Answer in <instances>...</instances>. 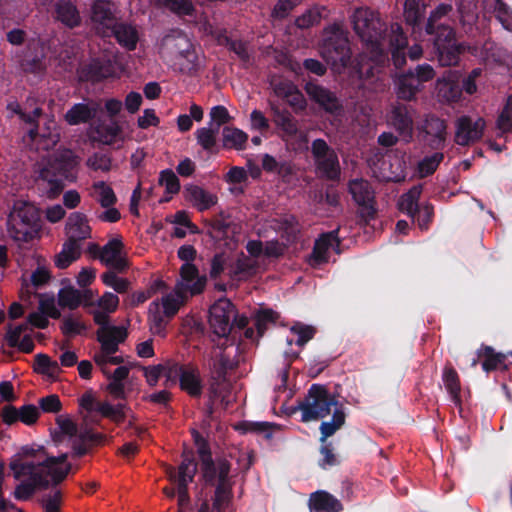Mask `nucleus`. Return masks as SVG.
<instances>
[{
  "label": "nucleus",
  "instance_id": "nucleus-1",
  "mask_svg": "<svg viewBox=\"0 0 512 512\" xmlns=\"http://www.w3.org/2000/svg\"><path fill=\"white\" fill-rule=\"evenodd\" d=\"M352 24L377 66L383 67L391 61L400 70L406 65L408 37L399 23H392L388 31L386 23L374 12L357 9L352 16Z\"/></svg>",
  "mask_w": 512,
  "mask_h": 512
},
{
  "label": "nucleus",
  "instance_id": "nucleus-2",
  "mask_svg": "<svg viewBox=\"0 0 512 512\" xmlns=\"http://www.w3.org/2000/svg\"><path fill=\"white\" fill-rule=\"evenodd\" d=\"M41 214L38 207L25 200H16L7 219L10 237L20 243H29L39 237Z\"/></svg>",
  "mask_w": 512,
  "mask_h": 512
},
{
  "label": "nucleus",
  "instance_id": "nucleus-3",
  "mask_svg": "<svg viewBox=\"0 0 512 512\" xmlns=\"http://www.w3.org/2000/svg\"><path fill=\"white\" fill-rule=\"evenodd\" d=\"M229 460H220L216 466L210 461L204 462L201 479L207 487H215L212 507L216 512H226L233 499L234 480Z\"/></svg>",
  "mask_w": 512,
  "mask_h": 512
},
{
  "label": "nucleus",
  "instance_id": "nucleus-4",
  "mask_svg": "<svg viewBox=\"0 0 512 512\" xmlns=\"http://www.w3.org/2000/svg\"><path fill=\"white\" fill-rule=\"evenodd\" d=\"M339 405L338 400L332 395L324 385L312 384L307 395L303 400L298 401V405L292 412L300 410L302 412L301 421L309 422L323 419L331 412L332 406Z\"/></svg>",
  "mask_w": 512,
  "mask_h": 512
},
{
  "label": "nucleus",
  "instance_id": "nucleus-5",
  "mask_svg": "<svg viewBox=\"0 0 512 512\" xmlns=\"http://www.w3.org/2000/svg\"><path fill=\"white\" fill-rule=\"evenodd\" d=\"M436 73L428 63L417 64L399 73L395 80L398 99L412 101L423 88V84L434 79Z\"/></svg>",
  "mask_w": 512,
  "mask_h": 512
},
{
  "label": "nucleus",
  "instance_id": "nucleus-6",
  "mask_svg": "<svg viewBox=\"0 0 512 512\" xmlns=\"http://www.w3.org/2000/svg\"><path fill=\"white\" fill-rule=\"evenodd\" d=\"M321 55L333 67H346L349 64L351 58L349 40L340 27L333 26L325 30Z\"/></svg>",
  "mask_w": 512,
  "mask_h": 512
},
{
  "label": "nucleus",
  "instance_id": "nucleus-7",
  "mask_svg": "<svg viewBox=\"0 0 512 512\" xmlns=\"http://www.w3.org/2000/svg\"><path fill=\"white\" fill-rule=\"evenodd\" d=\"M198 464L191 454H183L178 468L168 466L166 474L169 480L177 485L178 505L181 510L190 503L188 485L194 481Z\"/></svg>",
  "mask_w": 512,
  "mask_h": 512
},
{
  "label": "nucleus",
  "instance_id": "nucleus-8",
  "mask_svg": "<svg viewBox=\"0 0 512 512\" xmlns=\"http://www.w3.org/2000/svg\"><path fill=\"white\" fill-rule=\"evenodd\" d=\"M433 47L439 64L443 67L455 66L464 52V46L456 39L453 28H440L434 35Z\"/></svg>",
  "mask_w": 512,
  "mask_h": 512
},
{
  "label": "nucleus",
  "instance_id": "nucleus-9",
  "mask_svg": "<svg viewBox=\"0 0 512 512\" xmlns=\"http://www.w3.org/2000/svg\"><path fill=\"white\" fill-rule=\"evenodd\" d=\"M305 80L303 90L320 109L330 115H339L342 112L343 105L335 92L319 84L314 78Z\"/></svg>",
  "mask_w": 512,
  "mask_h": 512
},
{
  "label": "nucleus",
  "instance_id": "nucleus-10",
  "mask_svg": "<svg viewBox=\"0 0 512 512\" xmlns=\"http://www.w3.org/2000/svg\"><path fill=\"white\" fill-rule=\"evenodd\" d=\"M415 115L416 110L404 103H396L388 113V125L398 133L404 143L413 140Z\"/></svg>",
  "mask_w": 512,
  "mask_h": 512
},
{
  "label": "nucleus",
  "instance_id": "nucleus-11",
  "mask_svg": "<svg viewBox=\"0 0 512 512\" xmlns=\"http://www.w3.org/2000/svg\"><path fill=\"white\" fill-rule=\"evenodd\" d=\"M236 313L234 304L229 299H220L209 310V324L213 334L226 338L231 332V318Z\"/></svg>",
  "mask_w": 512,
  "mask_h": 512
},
{
  "label": "nucleus",
  "instance_id": "nucleus-12",
  "mask_svg": "<svg viewBox=\"0 0 512 512\" xmlns=\"http://www.w3.org/2000/svg\"><path fill=\"white\" fill-rule=\"evenodd\" d=\"M348 191L355 203L361 207V216L373 219L376 215L375 195L371 184L365 179H352L348 184Z\"/></svg>",
  "mask_w": 512,
  "mask_h": 512
},
{
  "label": "nucleus",
  "instance_id": "nucleus-13",
  "mask_svg": "<svg viewBox=\"0 0 512 512\" xmlns=\"http://www.w3.org/2000/svg\"><path fill=\"white\" fill-rule=\"evenodd\" d=\"M181 281L176 284V295L184 299L187 293L191 296L202 293L206 286L207 278L200 276L197 267L192 263H184L180 268Z\"/></svg>",
  "mask_w": 512,
  "mask_h": 512
},
{
  "label": "nucleus",
  "instance_id": "nucleus-14",
  "mask_svg": "<svg viewBox=\"0 0 512 512\" xmlns=\"http://www.w3.org/2000/svg\"><path fill=\"white\" fill-rule=\"evenodd\" d=\"M446 123L435 115L428 116L424 123L418 128L422 140L432 150H441L446 142Z\"/></svg>",
  "mask_w": 512,
  "mask_h": 512
},
{
  "label": "nucleus",
  "instance_id": "nucleus-15",
  "mask_svg": "<svg viewBox=\"0 0 512 512\" xmlns=\"http://www.w3.org/2000/svg\"><path fill=\"white\" fill-rule=\"evenodd\" d=\"M484 128L483 118L474 121L469 116H461L456 121L455 142L461 146L474 143L482 138Z\"/></svg>",
  "mask_w": 512,
  "mask_h": 512
},
{
  "label": "nucleus",
  "instance_id": "nucleus-16",
  "mask_svg": "<svg viewBox=\"0 0 512 512\" xmlns=\"http://www.w3.org/2000/svg\"><path fill=\"white\" fill-rule=\"evenodd\" d=\"M339 228L322 233L319 238L315 240L312 253L310 255V264L312 266H319L321 264L327 263L329 260L328 251L330 248H333L334 245L335 250L338 252V248L340 246L339 239Z\"/></svg>",
  "mask_w": 512,
  "mask_h": 512
},
{
  "label": "nucleus",
  "instance_id": "nucleus-17",
  "mask_svg": "<svg viewBox=\"0 0 512 512\" xmlns=\"http://www.w3.org/2000/svg\"><path fill=\"white\" fill-rule=\"evenodd\" d=\"M38 187L43 190L48 199H56L64 190V178L53 167L52 163L40 169L37 177Z\"/></svg>",
  "mask_w": 512,
  "mask_h": 512
},
{
  "label": "nucleus",
  "instance_id": "nucleus-18",
  "mask_svg": "<svg viewBox=\"0 0 512 512\" xmlns=\"http://www.w3.org/2000/svg\"><path fill=\"white\" fill-rule=\"evenodd\" d=\"M97 341L101 344V352L114 355L119 350L127 336V329L123 326L100 327L97 330Z\"/></svg>",
  "mask_w": 512,
  "mask_h": 512
},
{
  "label": "nucleus",
  "instance_id": "nucleus-19",
  "mask_svg": "<svg viewBox=\"0 0 512 512\" xmlns=\"http://www.w3.org/2000/svg\"><path fill=\"white\" fill-rule=\"evenodd\" d=\"M179 387L192 398H200L203 393V380L197 365L186 363L179 380Z\"/></svg>",
  "mask_w": 512,
  "mask_h": 512
},
{
  "label": "nucleus",
  "instance_id": "nucleus-20",
  "mask_svg": "<svg viewBox=\"0 0 512 512\" xmlns=\"http://www.w3.org/2000/svg\"><path fill=\"white\" fill-rule=\"evenodd\" d=\"M66 229L68 239L74 240L75 243L81 244L82 241L91 238V227L84 213H71L67 219Z\"/></svg>",
  "mask_w": 512,
  "mask_h": 512
},
{
  "label": "nucleus",
  "instance_id": "nucleus-21",
  "mask_svg": "<svg viewBox=\"0 0 512 512\" xmlns=\"http://www.w3.org/2000/svg\"><path fill=\"white\" fill-rule=\"evenodd\" d=\"M82 74L86 80L97 83L116 77V70L111 60L93 59L83 68Z\"/></svg>",
  "mask_w": 512,
  "mask_h": 512
},
{
  "label": "nucleus",
  "instance_id": "nucleus-22",
  "mask_svg": "<svg viewBox=\"0 0 512 512\" xmlns=\"http://www.w3.org/2000/svg\"><path fill=\"white\" fill-rule=\"evenodd\" d=\"M101 107L98 102L91 104L76 103L64 115L65 121L69 125H79L93 120Z\"/></svg>",
  "mask_w": 512,
  "mask_h": 512
},
{
  "label": "nucleus",
  "instance_id": "nucleus-23",
  "mask_svg": "<svg viewBox=\"0 0 512 512\" xmlns=\"http://www.w3.org/2000/svg\"><path fill=\"white\" fill-rule=\"evenodd\" d=\"M310 512H341L343 505L334 495L325 490H318L310 494Z\"/></svg>",
  "mask_w": 512,
  "mask_h": 512
},
{
  "label": "nucleus",
  "instance_id": "nucleus-24",
  "mask_svg": "<svg viewBox=\"0 0 512 512\" xmlns=\"http://www.w3.org/2000/svg\"><path fill=\"white\" fill-rule=\"evenodd\" d=\"M53 167L60 173L64 180L75 181L77 178V167L79 165V157L71 150H65L51 161Z\"/></svg>",
  "mask_w": 512,
  "mask_h": 512
},
{
  "label": "nucleus",
  "instance_id": "nucleus-25",
  "mask_svg": "<svg viewBox=\"0 0 512 512\" xmlns=\"http://www.w3.org/2000/svg\"><path fill=\"white\" fill-rule=\"evenodd\" d=\"M478 358H482V369L489 373L496 369L506 371L509 369V364L506 363L508 354L496 352L491 346L482 344L477 350Z\"/></svg>",
  "mask_w": 512,
  "mask_h": 512
},
{
  "label": "nucleus",
  "instance_id": "nucleus-26",
  "mask_svg": "<svg viewBox=\"0 0 512 512\" xmlns=\"http://www.w3.org/2000/svg\"><path fill=\"white\" fill-rule=\"evenodd\" d=\"M55 19L73 29L81 24V16L76 5L70 0H58L54 6Z\"/></svg>",
  "mask_w": 512,
  "mask_h": 512
},
{
  "label": "nucleus",
  "instance_id": "nucleus-27",
  "mask_svg": "<svg viewBox=\"0 0 512 512\" xmlns=\"http://www.w3.org/2000/svg\"><path fill=\"white\" fill-rule=\"evenodd\" d=\"M112 34L123 48L133 51L139 41V33L135 26L129 23L116 22L111 28Z\"/></svg>",
  "mask_w": 512,
  "mask_h": 512
},
{
  "label": "nucleus",
  "instance_id": "nucleus-28",
  "mask_svg": "<svg viewBox=\"0 0 512 512\" xmlns=\"http://www.w3.org/2000/svg\"><path fill=\"white\" fill-rule=\"evenodd\" d=\"M272 120L287 136L295 137L299 131L297 119L285 108L271 105Z\"/></svg>",
  "mask_w": 512,
  "mask_h": 512
},
{
  "label": "nucleus",
  "instance_id": "nucleus-29",
  "mask_svg": "<svg viewBox=\"0 0 512 512\" xmlns=\"http://www.w3.org/2000/svg\"><path fill=\"white\" fill-rule=\"evenodd\" d=\"M185 197L199 210L204 211L217 203V197L200 186L188 185L185 187Z\"/></svg>",
  "mask_w": 512,
  "mask_h": 512
},
{
  "label": "nucleus",
  "instance_id": "nucleus-30",
  "mask_svg": "<svg viewBox=\"0 0 512 512\" xmlns=\"http://www.w3.org/2000/svg\"><path fill=\"white\" fill-rule=\"evenodd\" d=\"M93 133L95 134V141L104 145H112L122 133V127L117 120L111 119L109 123L100 122L96 124Z\"/></svg>",
  "mask_w": 512,
  "mask_h": 512
},
{
  "label": "nucleus",
  "instance_id": "nucleus-31",
  "mask_svg": "<svg viewBox=\"0 0 512 512\" xmlns=\"http://www.w3.org/2000/svg\"><path fill=\"white\" fill-rule=\"evenodd\" d=\"M66 460L67 454H62L58 457H47L44 461L41 462L43 469L47 472V474L51 475L54 485L60 484L69 473V464L65 468L62 467Z\"/></svg>",
  "mask_w": 512,
  "mask_h": 512
},
{
  "label": "nucleus",
  "instance_id": "nucleus-32",
  "mask_svg": "<svg viewBox=\"0 0 512 512\" xmlns=\"http://www.w3.org/2000/svg\"><path fill=\"white\" fill-rule=\"evenodd\" d=\"M442 380L448 394L450 395L451 401L455 406L461 409V383L457 371L452 366H445L442 374Z\"/></svg>",
  "mask_w": 512,
  "mask_h": 512
},
{
  "label": "nucleus",
  "instance_id": "nucleus-33",
  "mask_svg": "<svg viewBox=\"0 0 512 512\" xmlns=\"http://www.w3.org/2000/svg\"><path fill=\"white\" fill-rule=\"evenodd\" d=\"M294 73L302 79L305 84L308 78H312L311 75L322 77L327 73V66L318 59L306 58L302 64H296L292 67Z\"/></svg>",
  "mask_w": 512,
  "mask_h": 512
},
{
  "label": "nucleus",
  "instance_id": "nucleus-34",
  "mask_svg": "<svg viewBox=\"0 0 512 512\" xmlns=\"http://www.w3.org/2000/svg\"><path fill=\"white\" fill-rule=\"evenodd\" d=\"M81 256V244L75 243L74 240L64 242L61 251L55 256V266L59 269L68 268L74 261Z\"/></svg>",
  "mask_w": 512,
  "mask_h": 512
},
{
  "label": "nucleus",
  "instance_id": "nucleus-35",
  "mask_svg": "<svg viewBox=\"0 0 512 512\" xmlns=\"http://www.w3.org/2000/svg\"><path fill=\"white\" fill-rule=\"evenodd\" d=\"M451 11L452 6L446 3H441L432 10L425 25L426 33L429 35H438L440 28H451L449 25L441 22L442 18L446 17Z\"/></svg>",
  "mask_w": 512,
  "mask_h": 512
},
{
  "label": "nucleus",
  "instance_id": "nucleus-36",
  "mask_svg": "<svg viewBox=\"0 0 512 512\" xmlns=\"http://www.w3.org/2000/svg\"><path fill=\"white\" fill-rule=\"evenodd\" d=\"M220 131L213 128L212 126H206L198 128L195 132V138L197 144L202 147V149L210 154L218 153L219 146L217 144V137Z\"/></svg>",
  "mask_w": 512,
  "mask_h": 512
},
{
  "label": "nucleus",
  "instance_id": "nucleus-37",
  "mask_svg": "<svg viewBox=\"0 0 512 512\" xmlns=\"http://www.w3.org/2000/svg\"><path fill=\"white\" fill-rule=\"evenodd\" d=\"M317 169L324 178L337 181L340 178L341 170L339 159L335 151H331L327 156L315 161Z\"/></svg>",
  "mask_w": 512,
  "mask_h": 512
},
{
  "label": "nucleus",
  "instance_id": "nucleus-38",
  "mask_svg": "<svg viewBox=\"0 0 512 512\" xmlns=\"http://www.w3.org/2000/svg\"><path fill=\"white\" fill-rule=\"evenodd\" d=\"M247 140V133L241 129L231 126L222 129V147L225 149L243 150Z\"/></svg>",
  "mask_w": 512,
  "mask_h": 512
},
{
  "label": "nucleus",
  "instance_id": "nucleus-39",
  "mask_svg": "<svg viewBox=\"0 0 512 512\" xmlns=\"http://www.w3.org/2000/svg\"><path fill=\"white\" fill-rule=\"evenodd\" d=\"M91 20L106 28H112L115 17L111 9V3L106 0H97L92 5Z\"/></svg>",
  "mask_w": 512,
  "mask_h": 512
},
{
  "label": "nucleus",
  "instance_id": "nucleus-40",
  "mask_svg": "<svg viewBox=\"0 0 512 512\" xmlns=\"http://www.w3.org/2000/svg\"><path fill=\"white\" fill-rule=\"evenodd\" d=\"M421 192V186H414L407 193H404L398 202L399 210L406 213L413 221H415L416 212L419 210L418 200Z\"/></svg>",
  "mask_w": 512,
  "mask_h": 512
},
{
  "label": "nucleus",
  "instance_id": "nucleus-41",
  "mask_svg": "<svg viewBox=\"0 0 512 512\" xmlns=\"http://www.w3.org/2000/svg\"><path fill=\"white\" fill-rule=\"evenodd\" d=\"M423 0H405L404 17L407 24L413 28H420L424 17Z\"/></svg>",
  "mask_w": 512,
  "mask_h": 512
},
{
  "label": "nucleus",
  "instance_id": "nucleus-42",
  "mask_svg": "<svg viewBox=\"0 0 512 512\" xmlns=\"http://www.w3.org/2000/svg\"><path fill=\"white\" fill-rule=\"evenodd\" d=\"M327 9L324 6H314L308 9L295 20V25L300 29H308L320 23L321 19L326 16Z\"/></svg>",
  "mask_w": 512,
  "mask_h": 512
},
{
  "label": "nucleus",
  "instance_id": "nucleus-43",
  "mask_svg": "<svg viewBox=\"0 0 512 512\" xmlns=\"http://www.w3.org/2000/svg\"><path fill=\"white\" fill-rule=\"evenodd\" d=\"M10 469L13 471L16 480L24 476H30L38 468L41 467V462L35 463L33 461H23L19 454L14 455L9 463Z\"/></svg>",
  "mask_w": 512,
  "mask_h": 512
},
{
  "label": "nucleus",
  "instance_id": "nucleus-44",
  "mask_svg": "<svg viewBox=\"0 0 512 512\" xmlns=\"http://www.w3.org/2000/svg\"><path fill=\"white\" fill-rule=\"evenodd\" d=\"M193 437L199 455L200 472L203 471L204 462L208 461L209 459L215 466L216 463H218L220 460H227L225 457L213 458L209 443L207 442V440L203 438V436L198 431H193Z\"/></svg>",
  "mask_w": 512,
  "mask_h": 512
},
{
  "label": "nucleus",
  "instance_id": "nucleus-45",
  "mask_svg": "<svg viewBox=\"0 0 512 512\" xmlns=\"http://www.w3.org/2000/svg\"><path fill=\"white\" fill-rule=\"evenodd\" d=\"M58 304L70 310L78 308L81 305V291L72 286L61 288L58 292Z\"/></svg>",
  "mask_w": 512,
  "mask_h": 512
},
{
  "label": "nucleus",
  "instance_id": "nucleus-46",
  "mask_svg": "<svg viewBox=\"0 0 512 512\" xmlns=\"http://www.w3.org/2000/svg\"><path fill=\"white\" fill-rule=\"evenodd\" d=\"M443 160L444 154L442 152H435L431 155L425 156L417 165L419 176L421 178H425L434 174Z\"/></svg>",
  "mask_w": 512,
  "mask_h": 512
},
{
  "label": "nucleus",
  "instance_id": "nucleus-47",
  "mask_svg": "<svg viewBox=\"0 0 512 512\" xmlns=\"http://www.w3.org/2000/svg\"><path fill=\"white\" fill-rule=\"evenodd\" d=\"M93 189L97 193V202L103 208H110L117 203V196L114 190L104 181L93 183Z\"/></svg>",
  "mask_w": 512,
  "mask_h": 512
},
{
  "label": "nucleus",
  "instance_id": "nucleus-48",
  "mask_svg": "<svg viewBox=\"0 0 512 512\" xmlns=\"http://www.w3.org/2000/svg\"><path fill=\"white\" fill-rule=\"evenodd\" d=\"M166 45H170L175 51L177 57L183 60L186 56L185 50H193L195 47L190 39L184 34L179 33L177 36H166L164 38Z\"/></svg>",
  "mask_w": 512,
  "mask_h": 512
},
{
  "label": "nucleus",
  "instance_id": "nucleus-49",
  "mask_svg": "<svg viewBox=\"0 0 512 512\" xmlns=\"http://www.w3.org/2000/svg\"><path fill=\"white\" fill-rule=\"evenodd\" d=\"M272 428L273 424L269 422L252 421H242L235 426V429L242 433L264 434L265 438L267 439L272 437Z\"/></svg>",
  "mask_w": 512,
  "mask_h": 512
},
{
  "label": "nucleus",
  "instance_id": "nucleus-50",
  "mask_svg": "<svg viewBox=\"0 0 512 512\" xmlns=\"http://www.w3.org/2000/svg\"><path fill=\"white\" fill-rule=\"evenodd\" d=\"M278 312L270 309H260L255 314V327L259 336H263L269 324H275L279 319Z\"/></svg>",
  "mask_w": 512,
  "mask_h": 512
},
{
  "label": "nucleus",
  "instance_id": "nucleus-51",
  "mask_svg": "<svg viewBox=\"0 0 512 512\" xmlns=\"http://www.w3.org/2000/svg\"><path fill=\"white\" fill-rule=\"evenodd\" d=\"M164 7L177 16H193L195 7L192 0H161Z\"/></svg>",
  "mask_w": 512,
  "mask_h": 512
},
{
  "label": "nucleus",
  "instance_id": "nucleus-52",
  "mask_svg": "<svg viewBox=\"0 0 512 512\" xmlns=\"http://www.w3.org/2000/svg\"><path fill=\"white\" fill-rule=\"evenodd\" d=\"M60 329L63 335L67 337H74L85 332L87 326L78 318H75L73 315H69L63 318Z\"/></svg>",
  "mask_w": 512,
  "mask_h": 512
},
{
  "label": "nucleus",
  "instance_id": "nucleus-53",
  "mask_svg": "<svg viewBox=\"0 0 512 512\" xmlns=\"http://www.w3.org/2000/svg\"><path fill=\"white\" fill-rule=\"evenodd\" d=\"M439 95L447 102H458L462 96V88L459 82L444 81L439 86Z\"/></svg>",
  "mask_w": 512,
  "mask_h": 512
},
{
  "label": "nucleus",
  "instance_id": "nucleus-54",
  "mask_svg": "<svg viewBox=\"0 0 512 512\" xmlns=\"http://www.w3.org/2000/svg\"><path fill=\"white\" fill-rule=\"evenodd\" d=\"M184 52H186V56L179 62V72L188 76H194L200 70L196 50L194 48L193 50H185Z\"/></svg>",
  "mask_w": 512,
  "mask_h": 512
},
{
  "label": "nucleus",
  "instance_id": "nucleus-55",
  "mask_svg": "<svg viewBox=\"0 0 512 512\" xmlns=\"http://www.w3.org/2000/svg\"><path fill=\"white\" fill-rule=\"evenodd\" d=\"M281 228L290 242L297 241L301 235V226L294 215H285L281 220Z\"/></svg>",
  "mask_w": 512,
  "mask_h": 512
},
{
  "label": "nucleus",
  "instance_id": "nucleus-56",
  "mask_svg": "<svg viewBox=\"0 0 512 512\" xmlns=\"http://www.w3.org/2000/svg\"><path fill=\"white\" fill-rule=\"evenodd\" d=\"M209 116L210 122L208 123V125L212 126L218 131H220V127L222 125L228 124L232 120V117L230 116L228 109L223 105H216L212 107Z\"/></svg>",
  "mask_w": 512,
  "mask_h": 512
},
{
  "label": "nucleus",
  "instance_id": "nucleus-57",
  "mask_svg": "<svg viewBox=\"0 0 512 512\" xmlns=\"http://www.w3.org/2000/svg\"><path fill=\"white\" fill-rule=\"evenodd\" d=\"M158 182L159 185L165 187L168 194H177L180 191V181L171 169L162 170Z\"/></svg>",
  "mask_w": 512,
  "mask_h": 512
},
{
  "label": "nucleus",
  "instance_id": "nucleus-58",
  "mask_svg": "<svg viewBox=\"0 0 512 512\" xmlns=\"http://www.w3.org/2000/svg\"><path fill=\"white\" fill-rule=\"evenodd\" d=\"M494 12L502 26L512 31V10L503 0H495Z\"/></svg>",
  "mask_w": 512,
  "mask_h": 512
},
{
  "label": "nucleus",
  "instance_id": "nucleus-59",
  "mask_svg": "<svg viewBox=\"0 0 512 512\" xmlns=\"http://www.w3.org/2000/svg\"><path fill=\"white\" fill-rule=\"evenodd\" d=\"M101 279L106 286L113 288L117 293H125L130 285L127 279L119 278L112 270L104 272Z\"/></svg>",
  "mask_w": 512,
  "mask_h": 512
},
{
  "label": "nucleus",
  "instance_id": "nucleus-60",
  "mask_svg": "<svg viewBox=\"0 0 512 512\" xmlns=\"http://www.w3.org/2000/svg\"><path fill=\"white\" fill-rule=\"evenodd\" d=\"M123 248V243L120 239L109 240L102 248L99 255L100 261L103 264L111 262L112 259L118 257Z\"/></svg>",
  "mask_w": 512,
  "mask_h": 512
},
{
  "label": "nucleus",
  "instance_id": "nucleus-61",
  "mask_svg": "<svg viewBox=\"0 0 512 512\" xmlns=\"http://www.w3.org/2000/svg\"><path fill=\"white\" fill-rule=\"evenodd\" d=\"M497 128L502 132L512 131V96H509L497 118Z\"/></svg>",
  "mask_w": 512,
  "mask_h": 512
},
{
  "label": "nucleus",
  "instance_id": "nucleus-62",
  "mask_svg": "<svg viewBox=\"0 0 512 512\" xmlns=\"http://www.w3.org/2000/svg\"><path fill=\"white\" fill-rule=\"evenodd\" d=\"M291 332L298 335V339L296 340V345L303 347L309 342L316 334V329L310 325H304L302 323H297L291 328Z\"/></svg>",
  "mask_w": 512,
  "mask_h": 512
},
{
  "label": "nucleus",
  "instance_id": "nucleus-63",
  "mask_svg": "<svg viewBox=\"0 0 512 512\" xmlns=\"http://www.w3.org/2000/svg\"><path fill=\"white\" fill-rule=\"evenodd\" d=\"M333 450L331 442L325 441V443H321L320 454L322 458L319 460V466L321 468L326 469L327 467H332L339 463Z\"/></svg>",
  "mask_w": 512,
  "mask_h": 512
},
{
  "label": "nucleus",
  "instance_id": "nucleus-64",
  "mask_svg": "<svg viewBox=\"0 0 512 512\" xmlns=\"http://www.w3.org/2000/svg\"><path fill=\"white\" fill-rule=\"evenodd\" d=\"M62 501V493L59 489H55L41 500L45 512H59Z\"/></svg>",
  "mask_w": 512,
  "mask_h": 512
}]
</instances>
